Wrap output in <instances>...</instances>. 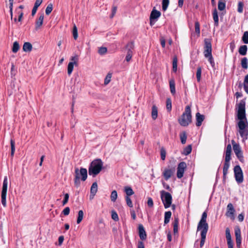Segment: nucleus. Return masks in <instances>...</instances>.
<instances>
[{
    "mask_svg": "<svg viewBox=\"0 0 248 248\" xmlns=\"http://www.w3.org/2000/svg\"><path fill=\"white\" fill-rule=\"evenodd\" d=\"M196 125L197 126H200L201 125L202 122L204 120V116L203 115H201L200 113L198 112L196 114Z\"/></svg>",
    "mask_w": 248,
    "mask_h": 248,
    "instance_id": "nucleus-15",
    "label": "nucleus"
},
{
    "mask_svg": "<svg viewBox=\"0 0 248 248\" xmlns=\"http://www.w3.org/2000/svg\"><path fill=\"white\" fill-rule=\"evenodd\" d=\"M11 156H13L15 151V142L13 140H11Z\"/></svg>",
    "mask_w": 248,
    "mask_h": 248,
    "instance_id": "nucleus-50",
    "label": "nucleus"
},
{
    "mask_svg": "<svg viewBox=\"0 0 248 248\" xmlns=\"http://www.w3.org/2000/svg\"><path fill=\"white\" fill-rule=\"evenodd\" d=\"M19 45L17 42H15L13 44L12 51L14 53H16L19 50Z\"/></svg>",
    "mask_w": 248,
    "mask_h": 248,
    "instance_id": "nucleus-39",
    "label": "nucleus"
},
{
    "mask_svg": "<svg viewBox=\"0 0 248 248\" xmlns=\"http://www.w3.org/2000/svg\"><path fill=\"white\" fill-rule=\"evenodd\" d=\"M68 199H69V194L68 193H66L64 195V198L62 202L63 205H65L67 203V202L68 201Z\"/></svg>",
    "mask_w": 248,
    "mask_h": 248,
    "instance_id": "nucleus-55",
    "label": "nucleus"
},
{
    "mask_svg": "<svg viewBox=\"0 0 248 248\" xmlns=\"http://www.w3.org/2000/svg\"><path fill=\"white\" fill-rule=\"evenodd\" d=\"M111 218L115 221L119 220V217L117 213L114 211H111Z\"/></svg>",
    "mask_w": 248,
    "mask_h": 248,
    "instance_id": "nucleus-45",
    "label": "nucleus"
},
{
    "mask_svg": "<svg viewBox=\"0 0 248 248\" xmlns=\"http://www.w3.org/2000/svg\"><path fill=\"white\" fill-rule=\"evenodd\" d=\"M32 49V45L29 42H26L23 46V50L26 52L31 51Z\"/></svg>",
    "mask_w": 248,
    "mask_h": 248,
    "instance_id": "nucleus-20",
    "label": "nucleus"
},
{
    "mask_svg": "<svg viewBox=\"0 0 248 248\" xmlns=\"http://www.w3.org/2000/svg\"><path fill=\"white\" fill-rule=\"evenodd\" d=\"M107 49L106 47H100L98 50V53L101 55H103L107 52Z\"/></svg>",
    "mask_w": 248,
    "mask_h": 248,
    "instance_id": "nucleus-51",
    "label": "nucleus"
},
{
    "mask_svg": "<svg viewBox=\"0 0 248 248\" xmlns=\"http://www.w3.org/2000/svg\"><path fill=\"white\" fill-rule=\"evenodd\" d=\"M226 237L227 242H232V240L231 235L229 228L226 229Z\"/></svg>",
    "mask_w": 248,
    "mask_h": 248,
    "instance_id": "nucleus-38",
    "label": "nucleus"
},
{
    "mask_svg": "<svg viewBox=\"0 0 248 248\" xmlns=\"http://www.w3.org/2000/svg\"><path fill=\"white\" fill-rule=\"evenodd\" d=\"M243 10V4L242 2H239L238 5V12L239 13H242Z\"/></svg>",
    "mask_w": 248,
    "mask_h": 248,
    "instance_id": "nucleus-53",
    "label": "nucleus"
},
{
    "mask_svg": "<svg viewBox=\"0 0 248 248\" xmlns=\"http://www.w3.org/2000/svg\"><path fill=\"white\" fill-rule=\"evenodd\" d=\"M208 59V61L210 63L212 66L213 67L215 66V62H214V60L212 56H209L207 58Z\"/></svg>",
    "mask_w": 248,
    "mask_h": 248,
    "instance_id": "nucleus-59",
    "label": "nucleus"
},
{
    "mask_svg": "<svg viewBox=\"0 0 248 248\" xmlns=\"http://www.w3.org/2000/svg\"><path fill=\"white\" fill-rule=\"evenodd\" d=\"M242 40L245 44H248V31H246L244 33L242 37Z\"/></svg>",
    "mask_w": 248,
    "mask_h": 248,
    "instance_id": "nucleus-42",
    "label": "nucleus"
},
{
    "mask_svg": "<svg viewBox=\"0 0 248 248\" xmlns=\"http://www.w3.org/2000/svg\"><path fill=\"white\" fill-rule=\"evenodd\" d=\"M73 36L75 39H77L78 38V30L76 26H74L73 31Z\"/></svg>",
    "mask_w": 248,
    "mask_h": 248,
    "instance_id": "nucleus-52",
    "label": "nucleus"
},
{
    "mask_svg": "<svg viewBox=\"0 0 248 248\" xmlns=\"http://www.w3.org/2000/svg\"><path fill=\"white\" fill-rule=\"evenodd\" d=\"M75 64V62H70L68 64L67 73L68 75H70L73 70L74 66Z\"/></svg>",
    "mask_w": 248,
    "mask_h": 248,
    "instance_id": "nucleus-25",
    "label": "nucleus"
},
{
    "mask_svg": "<svg viewBox=\"0 0 248 248\" xmlns=\"http://www.w3.org/2000/svg\"><path fill=\"white\" fill-rule=\"evenodd\" d=\"M205 49L212 50L211 44L210 43L208 42H205Z\"/></svg>",
    "mask_w": 248,
    "mask_h": 248,
    "instance_id": "nucleus-60",
    "label": "nucleus"
},
{
    "mask_svg": "<svg viewBox=\"0 0 248 248\" xmlns=\"http://www.w3.org/2000/svg\"><path fill=\"white\" fill-rule=\"evenodd\" d=\"M211 51L212 50H211L205 49L204 51V56L206 58H208V57L212 56Z\"/></svg>",
    "mask_w": 248,
    "mask_h": 248,
    "instance_id": "nucleus-54",
    "label": "nucleus"
},
{
    "mask_svg": "<svg viewBox=\"0 0 248 248\" xmlns=\"http://www.w3.org/2000/svg\"><path fill=\"white\" fill-rule=\"evenodd\" d=\"M235 235L236 238L241 237V231L238 227L235 228Z\"/></svg>",
    "mask_w": 248,
    "mask_h": 248,
    "instance_id": "nucleus-49",
    "label": "nucleus"
},
{
    "mask_svg": "<svg viewBox=\"0 0 248 248\" xmlns=\"http://www.w3.org/2000/svg\"><path fill=\"white\" fill-rule=\"evenodd\" d=\"M87 177V170L86 169L81 168L80 170L78 168L75 169V178L74 180L75 185L78 186L80 185V179L84 181Z\"/></svg>",
    "mask_w": 248,
    "mask_h": 248,
    "instance_id": "nucleus-5",
    "label": "nucleus"
},
{
    "mask_svg": "<svg viewBox=\"0 0 248 248\" xmlns=\"http://www.w3.org/2000/svg\"><path fill=\"white\" fill-rule=\"evenodd\" d=\"M247 51V46L246 45L242 46L239 49V53L242 55H245Z\"/></svg>",
    "mask_w": 248,
    "mask_h": 248,
    "instance_id": "nucleus-27",
    "label": "nucleus"
},
{
    "mask_svg": "<svg viewBox=\"0 0 248 248\" xmlns=\"http://www.w3.org/2000/svg\"><path fill=\"white\" fill-rule=\"evenodd\" d=\"M158 116L157 108L156 106H153L152 108V118L153 120H155Z\"/></svg>",
    "mask_w": 248,
    "mask_h": 248,
    "instance_id": "nucleus-21",
    "label": "nucleus"
},
{
    "mask_svg": "<svg viewBox=\"0 0 248 248\" xmlns=\"http://www.w3.org/2000/svg\"><path fill=\"white\" fill-rule=\"evenodd\" d=\"M171 213L170 211H168L165 212V219H164V223L167 224L169 223L170 219L171 217Z\"/></svg>",
    "mask_w": 248,
    "mask_h": 248,
    "instance_id": "nucleus-28",
    "label": "nucleus"
},
{
    "mask_svg": "<svg viewBox=\"0 0 248 248\" xmlns=\"http://www.w3.org/2000/svg\"><path fill=\"white\" fill-rule=\"evenodd\" d=\"M125 200H126V202L127 205L129 207H133V203H132V202L130 197H128V196H126L125 197Z\"/></svg>",
    "mask_w": 248,
    "mask_h": 248,
    "instance_id": "nucleus-48",
    "label": "nucleus"
},
{
    "mask_svg": "<svg viewBox=\"0 0 248 248\" xmlns=\"http://www.w3.org/2000/svg\"><path fill=\"white\" fill-rule=\"evenodd\" d=\"M53 6L52 4H49L48 5L46 9V14L48 15L52 11Z\"/></svg>",
    "mask_w": 248,
    "mask_h": 248,
    "instance_id": "nucleus-44",
    "label": "nucleus"
},
{
    "mask_svg": "<svg viewBox=\"0 0 248 248\" xmlns=\"http://www.w3.org/2000/svg\"><path fill=\"white\" fill-rule=\"evenodd\" d=\"M186 167V163L184 162H181L179 164L177 171V176L178 178H181L183 176Z\"/></svg>",
    "mask_w": 248,
    "mask_h": 248,
    "instance_id": "nucleus-9",
    "label": "nucleus"
},
{
    "mask_svg": "<svg viewBox=\"0 0 248 248\" xmlns=\"http://www.w3.org/2000/svg\"><path fill=\"white\" fill-rule=\"evenodd\" d=\"M174 172V169H165L163 172V175L165 179V180H167L169 178H170L172 175V174Z\"/></svg>",
    "mask_w": 248,
    "mask_h": 248,
    "instance_id": "nucleus-13",
    "label": "nucleus"
},
{
    "mask_svg": "<svg viewBox=\"0 0 248 248\" xmlns=\"http://www.w3.org/2000/svg\"><path fill=\"white\" fill-rule=\"evenodd\" d=\"M236 113L238 120V132L242 138V141L244 142L248 139V122L246 116L245 101L244 100H241L237 105Z\"/></svg>",
    "mask_w": 248,
    "mask_h": 248,
    "instance_id": "nucleus-1",
    "label": "nucleus"
},
{
    "mask_svg": "<svg viewBox=\"0 0 248 248\" xmlns=\"http://www.w3.org/2000/svg\"><path fill=\"white\" fill-rule=\"evenodd\" d=\"M70 60L71 61V62H75V64H77V61L78 60L77 56H75L72 57L71 58Z\"/></svg>",
    "mask_w": 248,
    "mask_h": 248,
    "instance_id": "nucleus-61",
    "label": "nucleus"
},
{
    "mask_svg": "<svg viewBox=\"0 0 248 248\" xmlns=\"http://www.w3.org/2000/svg\"><path fill=\"white\" fill-rule=\"evenodd\" d=\"M161 13L155 9H153L150 16V23L151 26L154 25L157 19L160 16Z\"/></svg>",
    "mask_w": 248,
    "mask_h": 248,
    "instance_id": "nucleus-8",
    "label": "nucleus"
},
{
    "mask_svg": "<svg viewBox=\"0 0 248 248\" xmlns=\"http://www.w3.org/2000/svg\"><path fill=\"white\" fill-rule=\"evenodd\" d=\"M7 185H8V180L7 177H5L2 186V190L1 192H7Z\"/></svg>",
    "mask_w": 248,
    "mask_h": 248,
    "instance_id": "nucleus-33",
    "label": "nucleus"
},
{
    "mask_svg": "<svg viewBox=\"0 0 248 248\" xmlns=\"http://www.w3.org/2000/svg\"><path fill=\"white\" fill-rule=\"evenodd\" d=\"M236 243L238 247H240L241 243V237L236 238Z\"/></svg>",
    "mask_w": 248,
    "mask_h": 248,
    "instance_id": "nucleus-63",
    "label": "nucleus"
},
{
    "mask_svg": "<svg viewBox=\"0 0 248 248\" xmlns=\"http://www.w3.org/2000/svg\"><path fill=\"white\" fill-rule=\"evenodd\" d=\"M213 19L215 22V26H217L218 24V17L217 15V10L215 9H214L213 13Z\"/></svg>",
    "mask_w": 248,
    "mask_h": 248,
    "instance_id": "nucleus-24",
    "label": "nucleus"
},
{
    "mask_svg": "<svg viewBox=\"0 0 248 248\" xmlns=\"http://www.w3.org/2000/svg\"><path fill=\"white\" fill-rule=\"evenodd\" d=\"M139 233L140 238L141 240H145L146 239V233L143 226L140 224L139 226Z\"/></svg>",
    "mask_w": 248,
    "mask_h": 248,
    "instance_id": "nucleus-14",
    "label": "nucleus"
},
{
    "mask_svg": "<svg viewBox=\"0 0 248 248\" xmlns=\"http://www.w3.org/2000/svg\"><path fill=\"white\" fill-rule=\"evenodd\" d=\"M232 153V146L231 144H228L227 146L225 152V162L230 163L231 160V155Z\"/></svg>",
    "mask_w": 248,
    "mask_h": 248,
    "instance_id": "nucleus-12",
    "label": "nucleus"
},
{
    "mask_svg": "<svg viewBox=\"0 0 248 248\" xmlns=\"http://www.w3.org/2000/svg\"><path fill=\"white\" fill-rule=\"evenodd\" d=\"M44 14H42L36 21V28H40L43 24L44 20Z\"/></svg>",
    "mask_w": 248,
    "mask_h": 248,
    "instance_id": "nucleus-18",
    "label": "nucleus"
},
{
    "mask_svg": "<svg viewBox=\"0 0 248 248\" xmlns=\"http://www.w3.org/2000/svg\"><path fill=\"white\" fill-rule=\"evenodd\" d=\"M186 135L185 132H182L180 134V139L182 144L186 143Z\"/></svg>",
    "mask_w": 248,
    "mask_h": 248,
    "instance_id": "nucleus-40",
    "label": "nucleus"
},
{
    "mask_svg": "<svg viewBox=\"0 0 248 248\" xmlns=\"http://www.w3.org/2000/svg\"><path fill=\"white\" fill-rule=\"evenodd\" d=\"M234 172L236 182L241 183L243 181L242 170L239 166H236L234 168Z\"/></svg>",
    "mask_w": 248,
    "mask_h": 248,
    "instance_id": "nucleus-7",
    "label": "nucleus"
},
{
    "mask_svg": "<svg viewBox=\"0 0 248 248\" xmlns=\"http://www.w3.org/2000/svg\"><path fill=\"white\" fill-rule=\"evenodd\" d=\"M201 74H202V68L201 67H199L197 68V72H196V78H197V80L198 82H200L201 81Z\"/></svg>",
    "mask_w": 248,
    "mask_h": 248,
    "instance_id": "nucleus-35",
    "label": "nucleus"
},
{
    "mask_svg": "<svg viewBox=\"0 0 248 248\" xmlns=\"http://www.w3.org/2000/svg\"><path fill=\"white\" fill-rule=\"evenodd\" d=\"M135 45L134 42H130L128 43L125 46V49L126 50V52L130 53L131 54H133V50L134 49Z\"/></svg>",
    "mask_w": 248,
    "mask_h": 248,
    "instance_id": "nucleus-17",
    "label": "nucleus"
},
{
    "mask_svg": "<svg viewBox=\"0 0 248 248\" xmlns=\"http://www.w3.org/2000/svg\"><path fill=\"white\" fill-rule=\"evenodd\" d=\"M169 0H162V10L163 11H166L168 8L169 4Z\"/></svg>",
    "mask_w": 248,
    "mask_h": 248,
    "instance_id": "nucleus-36",
    "label": "nucleus"
},
{
    "mask_svg": "<svg viewBox=\"0 0 248 248\" xmlns=\"http://www.w3.org/2000/svg\"><path fill=\"white\" fill-rule=\"evenodd\" d=\"M234 212L235 210L232 204L231 203H229L227 205V211L226 213V216L233 220L234 219Z\"/></svg>",
    "mask_w": 248,
    "mask_h": 248,
    "instance_id": "nucleus-10",
    "label": "nucleus"
},
{
    "mask_svg": "<svg viewBox=\"0 0 248 248\" xmlns=\"http://www.w3.org/2000/svg\"><path fill=\"white\" fill-rule=\"evenodd\" d=\"M225 8V3L222 1H219L218 3V9L220 10H223Z\"/></svg>",
    "mask_w": 248,
    "mask_h": 248,
    "instance_id": "nucleus-43",
    "label": "nucleus"
},
{
    "mask_svg": "<svg viewBox=\"0 0 248 248\" xmlns=\"http://www.w3.org/2000/svg\"><path fill=\"white\" fill-rule=\"evenodd\" d=\"M132 55H133V54H131L129 52V53L126 52V57H125V60L126 61V62H128L131 60L132 57Z\"/></svg>",
    "mask_w": 248,
    "mask_h": 248,
    "instance_id": "nucleus-57",
    "label": "nucleus"
},
{
    "mask_svg": "<svg viewBox=\"0 0 248 248\" xmlns=\"http://www.w3.org/2000/svg\"><path fill=\"white\" fill-rule=\"evenodd\" d=\"M169 85L170 88V91L172 95L175 94V83L174 79L172 78L169 80Z\"/></svg>",
    "mask_w": 248,
    "mask_h": 248,
    "instance_id": "nucleus-16",
    "label": "nucleus"
},
{
    "mask_svg": "<svg viewBox=\"0 0 248 248\" xmlns=\"http://www.w3.org/2000/svg\"><path fill=\"white\" fill-rule=\"evenodd\" d=\"M42 1H43V0H36L35 2L34 6L38 8V7L42 3Z\"/></svg>",
    "mask_w": 248,
    "mask_h": 248,
    "instance_id": "nucleus-62",
    "label": "nucleus"
},
{
    "mask_svg": "<svg viewBox=\"0 0 248 248\" xmlns=\"http://www.w3.org/2000/svg\"><path fill=\"white\" fill-rule=\"evenodd\" d=\"M206 218L207 214L204 212L202 215V218L199 222L197 227V231H201V240L200 242V247L201 248L204 244L206 233L208 229V225L206 223Z\"/></svg>",
    "mask_w": 248,
    "mask_h": 248,
    "instance_id": "nucleus-2",
    "label": "nucleus"
},
{
    "mask_svg": "<svg viewBox=\"0 0 248 248\" xmlns=\"http://www.w3.org/2000/svg\"><path fill=\"white\" fill-rule=\"evenodd\" d=\"M112 75L111 73H108L104 80V85H108L110 81Z\"/></svg>",
    "mask_w": 248,
    "mask_h": 248,
    "instance_id": "nucleus-37",
    "label": "nucleus"
},
{
    "mask_svg": "<svg viewBox=\"0 0 248 248\" xmlns=\"http://www.w3.org/2000/svg\"><path fill=\"white\" fill-rule=\"evenodd\" d=\"M166 151L164 148H161L160 150V155L161 159L164 160L166 157Z\"/></svg>",
    "mask_w": 248,
    "mask_h": 248,
    "instance_id": "nucleus-46",
    "label": "nucleus"
},
{
    "mask_svg": "<svg viewBox=\"0 0 248 248\" xmlns=\"http://www.w3.org/2000/svg\"><path fill=\"white\" fill-rule=\"evenodd\" d=\"M192 117L191 114L190 107L187 106L186 107L185 111L178 119L180 124L183 126H186L191 123Z\"/></svg>",
    "mask_w": 248,
    "mask_h": 248,
    "instance_id": "nucleus-4",
    "label": "nucleus"
},
{
    "mask_svg": "<svg viewBox=\"0 0 248 248\" xmlns=\"http://www.w3.org/2000/svg\"><path fill=\"white\" fill-rule=\"evenodd\" d=\"M161 199L165 208L170 206L172 202V197L170 193L164 190L160 191Z\"/></svg>",
    "mask_w": 248,
    "mask_h": 248,
    "instance_id": "nucleus-6",
    "label": "nucleus"
},
{
    "mask_svg": "<svg viewBox=\"0 0 248 248\" xmlns=\"http://www.w3.org/2000/svg\"><path fill=\"white\" fill-rule=\"evenodd\" d=\"M6 195L7 192H1V202L4 207L6 206Z\"/></svg>",
    "mask_w": 248,
    "mask_h": 248,
    "instance_id": "nucleus-22",
    "label": "nucleus"
},
{
    "mask_svg": "<svg viewBox=\"0 0 248 248\" xmlns=\"http://www.w3.org/2000/svg\"><path fill=\"white\" fill-rule=\"evenodd\" d=\"M230 167V163H224L223 169V177H225L227 174L228 173V170Z\"/></svg>",
    "mask_w": 248,
    "mask_h": 248,
    "instance_id": "nucleus-31",
    "label": "nucleus"
},
{
    "mask_svg": "<svg viewBox=\"0 0 248 248\" xmlns=\"http://www.w3.org/2000/svg\"><path fill=\"white\" fill-rule=\"evenodd\" d=\"M103 165V162L100 159H98L93 161L89 168V175L96 176L101 170Z\"/></svg>",
    "mask_w": 248,
    "mask_h": 248,
    "instance_id": "nucleus-3",
    "label": "nucleus"
},
{
    "mask_svg": "<svg viewBox=\"0 0 248 248\" xmlns=\"http://www.w3.org/2000/svg\"><path fill=\"white\" fill-rule=\"evenodd\" d=\"M84 213L82 210H79L78 212V216L77 220V224H79L83 218Z\"/></svg>",
    "mask_w": 248,
    "mask_h": 248,
    "instance_id": "nucleus-26",
    "label": "nucleus"
},
{
    "mask_svg": "<svg viewBox=\"0 0 248 248\" xmlns=\"http://www.w3.org/2000/svg\"><path fill=\"white\" fill-rule=\"evenodd\" d=\"M233 149L238 159L240 161H242L243 160V156L241 147L239 145H234V148Z\"/></svg>",
    "mask_w": 248,
    "mask_h": 248,
    "instance_id": "nucleus-11",
    "label": "nucleus"
},
{
    "mask_svg": "<svg viewBox=\"0 0 248 248\" xmlns=\"http://www.w3.org/2000/svg\"><path fill=\"white\" fill-rule=\"evenodd\" d=\"M62 213L65 216L68 215L70 213V208L68 207L65 208L63 210Z\"/></svg>",
    "mask_w": 248,
    "mask_h": 248,
    "instance_id": "nucleus-58",
    "label": "nucleus"
},
{
    "mask_svg": "<svg viewBox=\"0 0 248 248\" xmlns=\"http://www.w3.org/2000/svg\"><path fill=\"white\" fill-rule=\"evenodd\" d=\"M118 197L117 192L116 190H113L111 192V195H110V200L111 202H115Z\"/></svg>",
    "mask_w": 248,
    "mask_h": 248,
    "instance_id": "nucleus-32",
    "label": "nucleus"
},
{
    "mask_svg": "<svg viewBox=\"0 0 248 248\" xmlns=\"http://www.w3.org/2000/svg\"><path fill=\"white\" fill-rule=\"evenodd\" d=\"M177 58L176 56H174L172 61V71L175 73L176 72L177 70Z\"/></svg>",
    "mask_w": 248,
    "mask_h": 248,
    "instance_id": "nucleus-23",
    "label": "nucleus"
},
{
    "mask_svg": "<svg viewBox=\"0 0 248 248\" xmlns=\"http://www.w3.org/2000/svg\"><path fill=\"white\" fill-rule=\"evenodd\" d=\"M241 64L242 65V67L244 69H247L248 67V59L247 58L244 57L242 59Z\"/></svg>",
    "mask_w": 248,
    "mask_h": 248,
    "instance_id": "nucleus-30",
    "label": "nucleus"
},
{
    "mask_svg": "<svg viewBox=\"0 0 248 248\" xmlns=\"http://www.w3.org/2000/svg\"><path fill=\"white\" fill-rule=\"evenodd\" d=\"M195 34L197 35V36H199L200 33V24L197 22L195 24Z\"/></svg>",
    "mask_w": 248,
    "mask_h": 248,
    "instance_id": "nucleus-34",
    "label": "nucleus"
},
{
    "mask_svg": "<svg viewBox=\"0 0 248 248\" xmlns=\"http://www.w3.org/2000/svg\"><path fill=\"white\" fill-rule=\"evenodd\" d=\"M147 204L149 207H152L154 205V202L152 199L151 198H148Z\"/></svg>",
    "mask_w": 248,
    "mask_h": 248,
    "instance_id": "nucleus-56",
    "label": "nucleus"
},
{
    "mask_svg": "<svg viewBox=\"0 0 248 248\" xmlns=\"http://www.w3.org/2000/svg\"><path fill=\"white\" fill-rule=\"evenodd\" d=\"M116 11H117V7L116 6L113 7L112 9V14L110 16L111 18H112L114 16L115 14H116Z\"/></svg>",
    "mask_w": 248,
    "mask_h": 248,
    "instance_id": "nucleus-64",
    "label": "nucleus"
},
{
    "mask_svg": "<svg viewBox=\"0 0 248 248\" xmlns=\"http://www.w3.org/2000/svg\"><path fill=\"white\" fill-rule=\"evenodd\" d=\"M124 191L126 194V196L129 197L131 195H132L134 194V191L129 186H125L124 187Z\"/></svg>",
    "mask_w": 248,
    "mask_h": 248,
    "instance_id": "nucleus-29",
    "label": "nucleus"
},
{
    "mask_svg": "<svg viewBox=\"0 0 248 248\" xmlns=\"http://www.w3.org/2000/svg\"><path fill=\"white\" fill-rule=\"evenodd\" d=\"M97 191V184L96 182L93 183L91 187V193L92 197H94Z\"/></svg>",
    "mask_w": 248,
    "mask_h": 248,
    "instance_id": "nucleus-19",
    "label": "nucleus"
},
{
    "mask_svg": "<svg viewBox=\"0 0 248 248\" xmlns=\"http://www.w3.org/2000/svg\"><path fill=\"white\" fill-rule=\"evenodd\" d=\"M166 108L168 111H170L171 109V101L170 98L167 100Z\"/></svg>",
    "mask_w": 248,
    "mask_h": 248,
    "instance_id": "nucleus-47",
    "label": "nucleus"
},
{
    "mask_svg": "<svg viewBox=\"0 0 248 248\" xmlns=\"http://www.w3.org/2000/svg\"><path fill=\"white\" fill-rule=\"evenodd\" d=\"M191 150L192 148L191 145H188L184 149L183 154L185 155H187L191 153Z\"/></svg>",
    "mask_w": 248,
    "mask_h": 248,
    "instance_id": "nucleus-41",
    "label": "nucleus"
}]
</instances>
